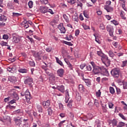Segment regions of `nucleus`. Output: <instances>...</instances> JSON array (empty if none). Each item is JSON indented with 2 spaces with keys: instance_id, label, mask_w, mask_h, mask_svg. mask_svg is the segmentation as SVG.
I'll use <instances>...</instances> for the list:
<instances>
[{
  "instance_id": "obj_43",
  "label": "nucleus",
  "mask_w": 127,
  "mask_h": 127,
  "mask_svg": "<svg viewBox=\"0 0 127 127\" xmlns=\"http://www.w3.org/2000/svg\"><path fill=\"white\" fill-rule=\"evenodd\" d=\"M20 15H21V14H20V13H15V12H13L12 13V16L13 17H17V16H20Z\"/></svg>"
},
{
  "instance_id": "obj_54",
  "label": "nucleus",
  "mask_w": 127,
  "mask_h": 127,
  "mask_svg": "<svg viewBox=\"0 0 127 127\" xmlns=\"http://www.w3.org/2000/svg\"><path fill=\"white\" fill-rule=\"evenodd\" d=\"M108 106L110 109H113V107H114V104H113L112 102H109Z\"/></svg>"
},
{
  "instance_id": "obj_32",
  "label": "nucleus",
  "mask_w": 127,
  "mask_h": 127,
  "mask_svg": "<svg viewBox=\"0 0 127 127\" xmlns=\"http://www.w3.org/2000/svg\"><path fill=\"white\" fill-rule=\"evenodd\" d=\"M63 43H64V44H66V45H68L69 46H73V44H72V43L69 42L63 41Z\"/></svg>"
},
{
  "instance_id": "obj_8",
  "label": "nucleus",
  "mask_w": 127,
  "mask_h": 127,
  "mask_svg": "<svg viewBox=\"0 0 127 127\" xmlns=\"http://www.w3.org/2000/svg\"><path fill=\"white\" fill-rule=\"evenodd\" d=\"M21 118L18 117L14 118L13 121H14V122H15V124L17 126H20V124H21Z\"/></svg>"
},
{
  "instance_id": "obj_28",
  "label": "nucleus",
  "mask_w": 127,
  "mask_h": 127,
  "mask_svg": "<svg viewBox=\"0 0 127 127\" xmlns=\"http://www.w3.org/2000/svg\"><path fill=\"white\" fill-rule=\"evenodd\" d=\"M109 58L108 56L105 54H103L102 56L101 57V60L102 62H105V60H107Z\"/></svg>"
},
{
  "instance_id": "obj_20",
  "label": "nucleus",
  "mask_w": 127,
  "mask_h": 127,
  "mask_svg": "<svg viewBox=\"0 0 127 127\" xmlns=\"http://www.w3.org/2000/svg\"><path fill=\"white\" fill-rule=\"evenodd\" d=\"M106 66V67H109L111 64V60H109V59L105 60L104 62H102Z\"/></svg>"
},
{
  "instance_id": "obj_39",
  "label": "nucleus",
  "mask_w": 127,
  "mask_h": 127,
  "mask_svg": "<svg viewBox=\"0 0 127 127\" xmlns=\"http://www.w3.org/2000/svg\"><path fill=\"white\" fill-rule=\"evenodd\" d=\"M45 72L46 74H47V75L48 76H50V74L52 73L50 72V69H49V68H47L45 70Z\"/></svg>"
},
{
  "instance_id": "obj_55",
  "label": "nucleus",
  "mask_w": 127,
  "mask_h": 127,
  "mask_svg": "<svg viewBox=\"0 0 127 127\" xmlns=\"http://www.w3.org/2000/svg\"><path fill=\"white\" fill-rule=\"evenodd\" d=\"M24 27H25V28L26 29L29 27V25H28V22H27V21H25Z\"/></svg>"
},
{
  "instance_id": "obj_37",
  "label": "nucleus",
  "mask_w": 127,
  "mask_h": 127,
  "mask_svg": "<svg viewBox=\"0 0 127 127\" xmlns=\"http://www.w3.org/2000/svg\"><path fill=\"white\" fill-rule=\"evenodd\" d=\"M63 17L64 18V19H65L66 22H69V17H68V16H67V15L66 14H64L63 15Z\"/></svg>"
},
{
  "instance_id": "obj_7",
  "label": "nucleus",
  "mask_w": 127,
  "mask_h": 127,
  "mask_svg": "<svg viewBox=\"0 0 127 127\" xmlns=\"http://www.w3.org/2000/svg\"><path fill=\"white\" fill-rule=\"evenodd\" d=\"M25 97L26 98V101H30L31 99V96L30 95V92H29V90H27L25 92Z\"/></svg>"
},
{
  "instance_id": "obj_16",
  "label": "nucleus",
  "mask_w": 127,
  "mask_h": 127,
  "mask_svg": "<svg viewBox=\"0 0 127 127\" xmlns=\"http://www.w3.org/2000/svg\"><path fill=\"white\" fill-rule=\"evenodd\" d=\"M109 75V71L107 70V69L103 66L102 69L101 70V75L107 76Z\"/></svg>"
},
{
  "instance_id": "obj_24",
  "label": "nucleus",
  "mask_w": 127,
  "mask_h": 127,
  "mask_svg": "<svg viewBox=\"0 0 127 127\" xmlns=\"http://www.w3.org/2000/svg\"><path fill=\"white\" fill-rule=\"evenodd\" d=\"M49 80H51V81H55L56 77L55 75L53 74V73H52L50 75H49Z\"/></svg>"
},
{
  "instance_id": "obj_38",
  "label": "nucleus",
  "mask_w": 127,
  "mask_h": 127,
  "mask_svg": "<svg viewBox=\"0 0 127 127\" xmlns=\"http://www.w3.org/2000/svg\"><path fill=\"white\" fill-rule=\"evenodd\" d=\"M56 59L57 62V63H58V64H60L61 66H63V63H62V62H61V61H60L59 60V58H56Z\"/></svg>"
},
{
  "instance_id": "obj_62",
  "label": "nucleus",
  "mask_w": 127,
  "mask_h": 127,
  "mask_svg": "<svg viewBox=\"0 0 127 127\" xmlns=\"http://www.w3.org/2000/svg\"><path fill=\"white\" fill-rule=\"evenodd\" d=\"M44 64H45V65H42V68L43 69V70H44V71H45L47 69V68H46L47 67V64H46L45 63H44Z\"/></svg>"
},
{
  "instance_id": "obj_18",
  "label": "nucleus",
  "mask_w": 127,
  "mask_h": 127,
  "mask_svg": "<svg viewBox=\"0 0 127 127\" xmlns=\"http://www.w3.org/2000/svg\"><path fill=\"white\" fill-rule=\"evenodd\" d=\"M8 80L12 83H15V82H16V77L13 76H9L8 78Z\"/></svg>"
},
{
  "instance_id": "obj_21",
  "label": "nucleus",
  "mask_w": 127,
  "mask_h": 127,
  "mask_svg": "<svg viewBox=\"0 0 127 127\" xmlns=\"http://www.w3.org/2000/svg\"><path fill=\"white\" fill-rule=\"evenodd\" d=\"M83 81L85 82V83H86L87 86H88V87H89V86H91V81H90V80L89 79H85L84 78H82Z\"/></svg>"
},
{
  "instance_id": "obj_42",
  "label": "nucleus",
  "mask_w": 127,
  "mask_h": 127,
  "mask_svg": "<svg viewBox=\"0 0 127 127\" xmlns=\"http://www.w3.org/2000/svg\"><path fill=\"white\" fill-rule=\"evenodd\" d=\"M28 6L29 8H32V7H33V2H32V1H29L28 2Z\"/></svg>"
},
{
  "instance_id": "obj_61",
  "label": "nucleus",
  "mask_w": 127,
  "mask_h": 127,
  "mask_svg": "<svg viewBox=\"0 0 127 127\" xmlns=\"http://www.w3.org/2000/svg\"><path fill=\"white\" fill-rule=\"evenodd\" d=\"M99 27L100 29H102V30H104V29H105V26L104 25V24H100Z\"/></svg>"
},
{
  "instance_id": "obj_35",
  "label": "nucleus",
  "mask_w": 127,
  "mask_h": 127,
  "mask_svg": "<svg viewBox=\"0 0 127 127\" xmlns=\"http://www.w3.org/2000/svg\"><path fill=\"white\" fill-rule=\"evenodd\" d=\"M48 113L49 116H51V115H52V113H53V111L51 109V107H49L48 109Z\"/></svg>"
},
{
  "instance_id": "obj_31",
  "label": "nucleus",
  "mask_w": 127,
  "mask_h": 127,
  "mask_svg": "<svg viewBox=\"0 0 127 127\" xmlns=\"http://www.w3.org/2000/svg\"><path fill=\"white\" fill-rule=\"evenodd\" d=\"M37 108L38 110L39 113H42V112H43V109L41 105H37Z\"/></svg>"
},
{
  "instance_id": "obj_60",
  "label": "nucleus",
  "mask_w": 127,
  "mask_h": 127,
  "mask_svg": "<svg viewBox=\"0 0 127 127\" xmlns=\"http://www.w3.org/2000/svg\"><path fill=\"white\" fill-rule=\"evenodd\" d=\"M83 15L86 17V18H89L90 17L89 16V14H87V12H86L85 11H83Z\"/></svg>"
},
{
  "instance_id": "obj_17",
  "label": "nucleus",
  "mask_w": 127,
  "mask_h": 127,
  "mask_svg": "<svg viewBox=\"0 0 127 127\" xmlns=\"http://www.w3.org/2000/svg\"><path fill=\"white\" fill-rule=\"evenodd\" d=\"M57 89L62 93H64V92H65V87L63 85L57 86Z\"/></svg>"
},
{
  "instance_id": "obj_45",
  "label": "nucleus",
  "mask_w": 127,
  "mask_h": 127,
  "mask_svg": "<svg viewBox=\"0 0 127 127\" xmlns=\"http://www.w3.org/2000/svg\"><path fill=\"white\" fill-rule=\"evenodd\" d=\"M110 92L111 93V94H115V89H114V87H110Z\"/></svg>"
},
{
  "instance_id": "obj_49",
  "label": "nucleus",
  "mask_w": 127,
  "mask_h": 127,
  "mask_svg": "<svg viewBox=\"0 0 127 127\" xmlns=\"http://www.w3.org/2000/svg\"><path fill=\"white\" fill-rule=\"evenodd\" d=\"M123 85L124 89H127V81H123Z\"/></svg>"
},
{
  "instance_id": "obj_25",
  "label": "nucleus",
  "mask_w": 127,
  "mask_h": 127,
  "mask_svg": "<svg viewBox=\"0 0 127 127\" xmlns=\"http://www.w3.org/2000/svg\"><path fill=\"white\" fill-rule=\"evenodd\" d=\"M95 126H96L97 127H102V124L98 119L95 121Z\"/></svg>"
},
{
  "instance_id": "obj_48",
  "label": "nucleus",
  "mask_w": 127,
  "mask_h": 127,
  "mask_svg": "<svg viewBox=\"0 0 127 127\" xmlns=\"http://www.w3.org/2000/svg\"><path fill=\"white\" fill-rule=\"evenodd\" d=\"M56 22H57L56 21H55V20H53V21H52L50 22V25H52V26H53V27H54L55 24H56Z\"/></svg>"
},
{
  "instance_id": "obj_56",
  "label": "nucleus",
  "mask_w": 127,
  "mask_h": 127,
  "mask_svg": "<svg viewBox=\"0 0 127 127\" xmlns=\"http://www.w3.org/2000/svg\"><path fill=\"white\" fill-rule=\"evenodd\" d=\"M81 96H80L79 95H76V100H77V101H78V102H80L81 101Z\"/></svg>"
},
{
  "instance_id": "obj_5",
  "label": "nucleus",
  "mask_w": 127,
  "mask_h": 127,
  "mask_svg": "<svg viewBox=\"0 0 127 127\" xmlns=\"http://www.w3.org/2000/svg\"><path fill=\"white\" fill-rule=\"evenodd\" d=\"M41 105L43 106L44 109H47L50 106V100H48L46 101L41 102Z\"/></svg>"
},
{
  "instance_id": "obj_33",
  "label": "nucleus",
  "mask_w": 127,
  "mask_h": 127,
  "mask_svg": "<svg viewBox=\"0 0 127 127\" xmlns=\"http://www.w3.org/2000/svg\"><path fill=\"white\" fill-rule=\"evenodd\" d=\"M58 106L61 111H63L64 110V106L62 103H58Z\"/></svg>"
},
{
  "instance_id": "obj_40",
  "label": "nucleus",
  "mask_w": 127,
  "mask_h": 127,
  "mask_svg": "<svg viewBox=\"0 0 127 127\" xmlns=\"http://www.w3.org/2000/svg\"><path fill=\"white\" fill-rule=\"evenodd\" d=\"M67 2L70 4H74L76 3V0H67Z\"/></svg>"
},
{
  "instance_id": "obj_34",
  "label": "nucleus",
  "mask_w": 127,
  "mask_h": 127,
  "mask_svg": "<svg viewBox=\"0 0 127 127\" xmlns=\"http://www.w3.org/2000/svg\"><path fill=\"white\" fill-rule=\"evenodd\" d=\"M7 70L9 72H10L11 73H13V72L14 71V70H15V69L14 67H8L7 68Z\"/></svg>"
},
{
  "instance_id": "obj_26",
  "label": "nucleus",
  "mask_w": 127,
  "mask_h": 127,
  "mask_svg": "<svg viewBox=\"0 0 127 127\" xmlns=\"http://www.w3.org/2000/svg\"><path fill=\"white\" fill-rule=\"evenodd\" d=\"M3 119L4 120V121H6L7 122H10V117L8 116H3Z\"/></svg>"
},
{
  "instance_id": "obj_15",
  "label": "nucleus",
  "mask_w": 127,
  "mask_h": 127,
  "mask_svg": "<svg viewBox=\"0 0 127 127\" xmlns=\"http://www.w3.org/2000/svg\"><path fill=\"white\" fill-rule=\"evenodd\" d=\"M40 10L42 13H46L48 11V8L47 7L41 6L40 8Z\"/></svg>"
},
{
  "instance_id": "obj_36",
  "label": "nucleus",
  "mask_w": 127,
  "mask_h": 127,
  "mask_svg": "<svg viewBox=\"0 0 127 127\" xmlns=\"http://www.w3.org/2000/svg\"><path fill=\"white\" fill-rule=\"evenodd\" d=\"M25 112H26V114H28V115H29V116L31 117V116H32L31 114L32 113V110H29L28 108H27L26 110H25Z\"/></svg>"
},
{
  "instance_id": "obj_4",
  "label": "nucleus",
  "mask_w": 127,
  "mask_h": 127,
  "mask_svg": "<svg viewBox=\"0 0 127 127\" xmlns=\"http://www.w3.org/2000/svg\"><path fill=\"white\" fill-rule=\"evenodd\" d=\"M107 30L109 32V35L112 37H114V27L111 25L107 26Z\"/></svg>"
},
{
  "instance_id": "obj_64",
  "label": "nucleus",
  "mask_w": 127,
  "mask_h": 127,
  "mask_svg": "<svg viewBox=\"0 0 127 127\" xmlns=\"http://www.w3.org/2000/svg\"><path fill=\"white\" fill-rule=\"evenodd\" d=\"M112 22H113V23L114 24H115V25H118V24H119V22H118V21H116V20H113L112 21Z\"/></svg>"
},
{
  "instance_id": "obj_1",
  "label": "nucleus",
  "mask_w": 127,
  "mask_h": 127,
  "mask_svg": "<svg viewBox=\"0 0 127 127\" xmlns=\"http://www.w3.org/2000/svg\"><path fill=\"white\" fill-rule=\"evenodd\" d=\"M91 65L93 67V72L95 74H101L102 73V70L103 69V66H96V64H95V63L94 62H91L90 63Z\"/></svg>"
},
{
  "instance_id": "obj_47",
  "label": "nucleus",
  "mask_w": 127,
  "mask_h": 127,
  "mask_svg": "<svg viewBox=\"0 0 127 127\" xmlns=\"http://www.w3.org/2000/svg\"><path fill=\"white\" fill-rule=\"evenodd\" d=\"M40 1L42 4H47L48 3V0H40Z\"/></svg>"
},
{
  "instance_id": "obj_10",
  "label": "nucleus",
  "mask_w": 127,
  "mask_h": 127,
  "mask_svg": "<svg viewBox=\"0 0 127 127\" xmlns=\"http://www.w3.org/2000/svg\"><path fill=\"white\" fill-rule=\"evenodd\" d=\"M24 83L25 84H28V85H30L31 87H32L31 84L33 83V79L31 78H28L25 80Z\"/></svg>"
},
{
  "instance_id": "obj_12",
  "label": "nucleus",
  "mask_w": 127,
  "mask_h": 127,
  "mask_svg": "<svg viewBox=\"0 0 127 127\" xmlns=\"http://www.w3.org/2000/svg\"><path fill=\"white\" fill-rule=\"evenodd\" d=\"M104 8L107 10V12H112V11H114V8L110 6L109 5H105Z\"/></svg>"
},
{
  "instance_id": "obj_14",
  "label": "nucleus",
  "mask_w": 127,
  "mask_h": 127,
  "mask_svg": "<svg viewBox=\"0 0 127 127\" xmlns=\"http://www.w3.org/2000/svg\"><path fill=\"white\" fill-rule=\"evenodd\" d=\"M14 114H15V115H18V116H20V117H21V116H23V111H22V110L21 109H18L14 111Z\"/></svg>"
},
{
  "instance_id": "obj_30",
  "label": "nucleus",
  "mask_w": 127,
  "mask_h": 127,
  "mask_svg": "<svg viewBox=\"0 0 127 127\" xmlns=\"http://www.w3.org/2000/svg\"><path fill=\"white\" fill-rule=\"evenodd\" d=\"M108 54L110 56V57H111V58H114L115 57V54H114V52H113V51H109L108 52Z\"/></svg>"
},
{
  "instance_id": "obj_22",
  "label": "nucleus",
  "mask_w": 127,
  "mask_h": 127,
  "mask_svg": "<svg viewBox=\"0 0 127 127\" xmlns=\"http://www.w3.org/2000/svg\"><path fill=\"white\" fill-rule=\"evenodd\" d=\"M78 90L80 91V92H85V88L84 87V86H83V84H79L78 86Z\"/></svg>"
},
{
  "instance_id": "obj_23",
  "label": "nucleus",
  "mask_w": 127,
  "mask_h": 127,
  "mask_svg": "<svg viewBox=\"0 0 127 127\" xmlns=\"http://www.w3.org/2000/svg\"><path fill=\"white\" fill-rule=\"evenodd\" d=\"M20 41L19 38L17 37L16 36H13V42L15 43H18Z\"/></svg>"
},
{
  "instance_id": "obj_9",
  "label": "nucleus",
  "mask_w": 127,
  "mask_h": 127,
  "mask_svg": "<svg viewBox=\"0 0 127 127\" xmlns=\"http://www.w3.org/2000/svg\"><path fill=\"white\" fill-rule=\"evenodd\" d=\"M58 28L60 29L61 33H65L66 32V29L63 26V24H60L58 26Z\"/></svg>"
},
{
  "instance_id": "obj_41",
  "label": "nucleus",
  "mask_w": 127,
  "mask_h": 127,
  "mask_svg": "<svg viewBox=\"0 0 127 127\" xmlns=\"http://www.w3.org/2000/svg\"><path fill=\"white\" fill-rule=\"evenodd\" d=\"M125 127V123L124 122H119L118 125H117V127Z\"/></svg>"
},
{
  "instance_id": "obj_46",
  "label": "nucleus",
  "mask_w": 127,
  "mask_h": 127,
  "mask_svg": "<svg viewBox=\"0 0 127 127\" xmlns=\"http://www.w3.org/2000/svg\"><path fill=\"white\" fill-rule=\"evenodd\" d=\"M55 34H57V33H55V34H54L52 35V38L53 39H54L55 40H56V41H57L58 40V38H57L56 37V36L55 35Z\"/></svg>"
},
{
  "instance_id": "obj_63",
  "label": "nucleus",
  "mask_w": 127,
  "mask_h": 127,
  "mask_svg": "<svg viewBox=\"0 0 127 127\" xmlns=\"http://www.w3.org/2000/svg\"><path fill=\"white\" fill-rule=\"evenodd\" d=\"M3 39H6V40L8 39V35H7V34L3 35Z\"/></svg>"
},
{
  "instance_id": "obj_58",
  "label": "nucleus",
  "mask_w": 127,
  "mask_h": 127,
  "mask_svg": "<svg viewBox=\"0 0 127 127\" xmlns=\"http://www.w3.org/2000/svg\"><path fill=\"white\" fill-rule=\"evenodd\" d=\"M96 95L97 97H101V90H99L98 91L96 92Z\"/></svg>"
},
{
  "instance_id": "obj_19",
  "label": "nucleus",
  "mask_w": 127,
  "mask_h": 127,
  "mask_svg": "<svg viewBox=\"0 0 127 127\" xmlns=\"http://www.w3.org/2000/svg\"><path fill=\"white\" fill-rule=\"evenodd\" d=\"M6 20H7V17L5 16L4 15H0V21H3V22H5Z\"/></svg>"
},
{
  "instance_id": "obj_13",
  "label": "nucleus",
  "mask_w": 127,
  "mask_h": 127,
  "mask_svg": "<svg viewBox=\"0 0 127 127\" xmlns=\"http://www.w3.org/2000/svg\"><path fill=\"white\" fill-rule=\"evenodd\" d=\"M109 124L110 125L112 124L113 127H117V125H118V121L116 119H113V120H110L109 121Z\"/></svg>"
},
{
  "instance_id": "obj_29",
  "label": "nucleus",
  "mask_w": 127,
  "mask_h": 127,
  "mask_svg": "<svg viewBox=\"0 0 127 127\" xmlns=\"http://www.w3.org/2000/svg\"><path fill=\"white\" fill-rule=\"evenodd\" d=\"M27 69L25 68H21L18 69V72H19V73H27Z\"/></svg>"
},
{
  "instance_id": "obj_2",
  "label": "nucleus",
  "mask_w": 127,
  "mask_h": 127,
  "mask_svg": "<svg viewBox=\"0 0 127 127\" xmlns=\"http://www.w3.org/2000/svg\"><path fill=\"white\" fill-rule=\"evenodd\" d=\"M111 74L114 78H119L120 70L118 69V68H114L111 71Z\"/></svg>"
},
{
  "instance_id": "obj_27",
  "label": "nucleus",
  "mask_w": 127,
  "mask_h": 127,
  "mask_svg": "<svg viewBox=\"0 0 127 127\" xmlns=\"http://www.w3.org/2000/svg\"><path fill=\"white\" fill-rule=\"evenodd\" d=\"M72 104H73V100L70 99V100H69L68 103L67 104V106L68 107V108H69V109H72Z\"/></svg>"
},
{
  "instance_id": "obj_53",
  "label": "nucleus",
  "mask_w": 127,
  "mask_h": 127,
  "mask_svg": "<svg viewBox=\"0 0 127 127\" xmlns=\"http://www.w3.org/2000/svg\"><path fill=\"white\" fill-rule=\"evenodd\" d=\"M69 90L68 89H66L65 91V98L67 99V98H69Z\"/></svg>"
},
{
  "instance_id": "obj_44",
  "label": "nucleus",
  "mask_w": 127,
  "mask_h": 127,
  "mask_svg": "<svg viewBox=\"0 0 127 127\" xmlns=\"http://www.w3.org/2000/svg\"><path fill=\"white\" fill-rule=\"evenodd\" d=\"M29 64L30 65H31L32 67H34L35 66V63H34V62L33 61H30L29 62Z\"/></svg>"
},
{
  "instance_id": "obj_11",
  "label": "nucleus",
  "mask_w": 127,
  "mask_h": 127,
  "mask_svg": "<svg viewBox=\"0 0 127 127\" xmlns=\"http://www.w3.org/2000/svg\"><path fill=\"white\" fill-rule=\"evenodd\" d=\"M58 75L63 78V76H64V69L63 68H60L57 70Z\"/></svg>"
},
{
  "instance_id": "obj_57",
  "label": "nucleus",
  "mask_w": 127,
  "mask_h": 127,
  "mask_svg": "<svg viewBox=\"0 0 127 127\" xmlns=\"http://www.w3.org/2000/svg\"><path fill=\"white\" fill-rule=\"evenodd\" d=\"M120 15L123 19H126V17H125V16L124 15V11H121Z\"/></svg>"
},
{
  "instance_id": "obj_50",
  "label": "nucleus",
  "mask_w": 127,
  "mask_h": 127,
  "mask_svg": "<svg viewBox=\"0 0 127 127\" xmlns=\"http://www.w3.org/2000/svg\"><path fill=\"white\" fill-rule=\"evenodd\" d=\"M86 69L88 71H92V65L90 64L87 65Z\"/></svg>"
},
{
  "instance_id": "obj_3",
  "label": "nucleus",
  "mask_w": 127,
  "mask_h": 127,
  "mask_svg": "<svg viewBox=\"0 0 127 127\" xmlns=\"http://www.w3.org/2000/svg\"><path fill=\"white\" fill-rule=\"evenodd\" d=\"M9 95L11 97H12L15 100H19V97L14 90L13 89L10 90L9 92Z\"/></svg>"
},
{
  "instance_id": "obj_52",
  "label": "nucleus",
  "mask_w": 127,
  "mask_h": 127,
  "mask_svg": "<svg viewBox=\"0 0 127 127\" xmlns=\"http://www.w3.org/2000/svg\"><path fill=\"white\" fill-rule=\"evenodd\" d=\"M84 30H87V29H90V27L89 26H87L86 24H84L82 25Z\"/></svg>"
},
{
  "instance_id": "obj_6",
  "label": "nucleus",
  "mask_w": 127,
  "mask_h": 127,
  "mask_svg": "<svg viewBox=\"0 0 127 127\" xmlns=\"http://www.w3.org/2000/svg\"><path fill=\"white\" fill-rule=\"evenodd\" d=\"M32 53L33 56L35 58H37V59H39V60H41V53L35 51H33Z\"/></svg>"
},
{
  "instance_id": "obj_51",
  "label": "nucleus",
  "mask_w": 127,
  "mask_h": 127,
  "mask_svg": "<svg viewBox=\"0 0 127 127\" xmlns=\"http://www.w3.org/2000/svg\"><path fill=\"white\" fill-rule=\"evenodd\" d=\"M119 117H121L123 120H124V121H126L127 120L125 116L123 115L122 113H119Z\"/></svg>"
},
{
  "instance_id": "obj_59",
  "label": "nucleus",
  "mask_w": 127,
  "mask_h": 127,
  "mask_svg": "<svg viewBox=\"0 0 127 127\" xmlns=\"http://www.w3.org/2000/svg\"><path fill=\"white\" fill-rule=\"evenodd\" d=\"M79 34H80V30L79 29H77L76 30H75V36H78Z\"/></svg>"
}]
</instances>
